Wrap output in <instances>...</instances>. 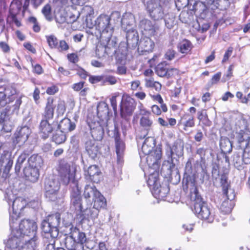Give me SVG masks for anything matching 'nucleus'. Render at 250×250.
Returning a JSON list of instances; mask_svg holds the SVG:
<instances>
[{"mask_svg": "<svg viewBox=\"0 0 250 250\" xmlns=\"http://www.w3.org/2000/svg\"><path fill=\"white\" fill-rule=\"evenodd\" d=\"M187 185L190 190V198L193 202L195 213L199 218L208 219L210 214V210L199 193L195 179L188 181Z\"/></svg>", "mask_w": 250, "mask_h": 250, "instance_id": "obj_1", "label": "nucleus"}, {"mask_svg": "<svg viewBox=\"0 0 250 250\" xmlns=\"http://www.w3.org/2000/svg\"><path fill=\"white\" fill-rule=\"evenodd\" d=\"M59 177L62 182L68 185L70 182L75 179L76 172V168L73 165L61 161L57 168Z\"/></svg>", "mask_w": 250, "mask_h": 250, "instance_id": "obj_2", "label": "nucleus"}, {"mask_svg": "<svg viewBox=\"0 0 250 250\" xmlns=\"http://www.w3.org/2000/svg\"><path fill=\"white\" fill-rule=\"evenodd\" d=\"M60 184L58 180L53 176H50L45 182V195L52 201H55L58 199Z\"/></svg>", "mask_w": 250, "mask_h": 250, "instance_id": "obj_3", "label": "nucleus"}, {"mask_svg": "<svg viewBox=\"0 0 250 250\" xmlns=\"http://www.w3.org/2000/svg\"><path fill=\"white\" fill-rule=\"evenodd\" d=\"M11 228L13 232H17V237H20L22 234L28 235L32 232H34L37 229L36 223L29 220H23L20 223L18 228L14 225V222L11 225Z\"/></svg>", "mask_w": 250, "mask_h": 250, "instance_id": "obj_4", "label": "nucleus"}, {"mask_svg": "<svg viewBox=\"0 0 250 250\" xmlns=\"http://www.w3.org/2000/svg\"><path fill=\"white\" fill-rule=\"evenodd\" d=\"M135 103L133 99L128 95H124L121 105V115L126 118L130 116L134 111Z\"/></svg>", "mask_w": 250, "mask_h": 250, "instance_id": "obj_5", "label": "nucleus"}, {"mask_svg": "<svg viewBox=\"0 0 250 250\" xmlns=\"http://www.w3.org/2000/svg\"><path fill=\"white\" fill-rule=\"evenodd\" d=\"M148 185L152 189L153 194L158 198H163L165 195V193H162V190L165 188L160 186L158 182V174H153L150 175L147 180Z\"/></svg>", "mask_w": 250, "mask_h": 250, "instance_id": "obj_6", "label": "nucleus"}, {"mask_svg": "<svg viewBox=\"0 0 250 250\" xmlns=\"http://www.w3.org/2000/svg\"><path fill=\"white\" fill-rule=\"evenodd\" d=\"M94 118L92 119L91 117L89 116L87 121L90 128L92 136L95 139L99 140L102 137L104 133L103 129L100 123Z\"/></svg>", "mask_w": 250, "mask_h": 250, "instance_id": "obj_7", "label": "nucleus"}, {"mask_svg": "<svg viewBox=\"0 0 250 250\" xmlns=\"http://www.w3.org/2000/svg\"><path fill=\"white\" fill-rule=\"evenodd\" d=\"M223 192L226 195L228 200L224 201L221 205V209L225 213H229L231 210V206L230 205V201L234 198V194L233 190L228 188V185H223Z\"/></svg>", "mask_w": 250, "mask_h": 250, "instance_id": "obj_8", "label": "nucleus"}, {"mask_svg": "<svg viewBox=\"0 0 250 250\" xmlns=\"http://www.w3.org/2000/svg\"><path fill=\"white\" fill-rule=\"evenodd\" d=\"M147 9L150 16L155 20H159L162 18L163 11L160 4L154 0H150L147 2Z\"/></svg>", "mask_w": 250, "mask_h": 250, "instance_id": "obj_9", "label": "nucleus"}, {"mask_svg": "<svg viewBox=\"0 0 250 250\" xmlns=\"http://www.w3.org/2000/svg\"><path fill=\"white\" fill-rule=\"evenodd\" d=\"M156 73L160 77L170 78L178 74V70L176 68L168 69L166 64L162 63L156 66Z\"/></svg>", "mask_w": 250, "mask_h": 250, "instance_id": "obj_10", "label": "nucleus"}, {"mask_svg": "<svg viewBox=\"0 0 250 250\" xmlns=\"http://www.w3.org/2000/svg\"><path fill=\"white\" fill-rule=\"evenodd\" d=\"M3 164H5V165L4 166L2 176L6 178L8 176V173L13 165V161L11 158L10 155L8 152H4L1 156L0 166H2Z\"/></svg>", "mask_w": 250, "mask_h": 250, "instance_id": "obj_11", "label": "nucleus"}, {"mask_svg": "<svg viewBox=\"0 0 250 250\" xmlns=\"http://www.w3.org/2000/svg\"><path fill=\"white\" fill-rule=\"evenodd\" d=\"M140 26L144 35L149 36L155 35L157 28L150 21L147 20H142L140 22Z\"/></svg>", "mask_w": 250, "mask_h": 250, "instance_id": "obj_12", "label": "nucleus"}, {"mask_svg": "<svg viewBox=\"0 0 250 250\" xmlns=\"http://www.w3.org/2000/svg\"><path fill=\"white\" fill-rule=\"evenodd\" d=\"M25 202L21 198H17L13 202V213L11 214V219L19 217L21 210L25 207Z\"/></svg>", "mask_w": 250, "mask_h": 250, "instance_id": "obj_13", "label": "nucleus"}, {"mask_svg": "<svg viewBox=\"0 0 250 250\" xmlns=\"http://www.w3.org/2000/svg\"><path fill=\"white\" fill-rule=\"evenodd\" d=\"M30 130L27 126H23L15 134L14 142L17 144H22L28 139L30 134Z\"/></svg>", "mask_w": 250, "mask_h": 250, "instance_id": "obj_14", "label": "nucleus"}, {"mask_svg": "<svg viewBox=\"0 0 250 250\" xmlns=\"http://www.w3.org/2000/svg\"><path fill=\"white\" fill-rule=\"evenodd\" d=\"M100 170L96 165L90 166L85 173V175L88 179L96 183H98L100 181Z\"/></svg>", "mask_w": 250, "mask_h": 250, "instance_id": "obj_15", "label": "nucleus"}, {"mask_svg": "<svg viewBox=\"0 0 250 250\" xmlns=\"http://www.w3.org/2000/svg\"><path fill=\"white\" fill-rule=\"evenodd\" d=\"M109 23L110 19L108 16L100 15L97 19V28L101 32H107Z\"/></svg>", "mask_w": 250, "mask_h": 250, "instance_id": "obj_16", "label": "nucleus"}, {"mask_svg": "<svg viewBox=\"0 0 250 250\" xmlns=\"http://www.w3.org/2000/svg\"><path fill=\"white\" fill-rule=\"evenodd\" d=\"M24 174L27 179L32 182H36L39 177V171L36 167H28L24 168Z\"/></svg>", "mask_w": 250, "mask_h": 250, "instance_id": "obj_17", "label": "nucleus"}, {"mask_svg": "<svg viewBox=\"0 0 250 250\" xmlns=\"http://www.w3.org/2000/svg\"><path fill=\"white\" fill-rule=\"evenodd\" d=\"M154 47V42L149 38L145 37L141 39L139 43V48L142 51H151Z\"/></svg>", "mask_w": 250, "mask_h": 250, "instance_id": "obj_18", "label": "nucleus"}, {"mask_svg": "<svg viewBox=\"0 0 250 250\" xmlns=\"http://www.w3.org/2000/svg\"><path fill=\"white\" fill-rule=\"evenodd\" d=\"M55 106L56 105L54 104L53 99L48 98L47 100L44 112V116L46 119H50L53 118Z\"/></svg>", "mask_w": 250, "mask_h": 250, "instance_id": "obj_19", "label": "nucleus"}, {"mask_svg": "<svg viewBox=\"0 0 250 250\" xmlns=\"http://www.w3.org/2000/svg\"><path fill=\"white\" fill-rule=\"evenodd\" d=\"M115 147L117 161L118 162H122L124 155L125 145L124 142L118 137L115 138Z\"/></svg>", "mask_w": 250, "mask_h": 250, "instance_id": "obj_20", "label": "nucleus"}, {"mask_svg": "<svg viewBox=\"0 0 250 250\" xmlns=\"http://www.w3.org/2000/svg\"><path fill=\"white\" fill-rule=\"evenodd\" d=\"M70 237L74 241L77 243L83 244L86 242V238L85 234L83 232H81L78 229H74L71 233Z\"/></svg>", "mask_w": 250, "mask_h": 250, "instance_id": "obj_21", "label": "nucleus"}, {"mask_svg": "<svg viewBox=\"0 0 250 250\" xmlns=\"http://www.w3.org/2000/svg\"><path fill=\"white\" fill-rule=\"evenodd\" d=\"M97 115L99 118L103 120L106 118L108 114V107L107 104L103 102H100L97 107Z\"/></svg>", "mask_w": 250, "mask_h": 250, "instance_id": "obj_22", "label": "nucleus"}, {"mask_svg": "<svg viewBox=\"0 0 250 250\" xmlns=\"http://www.w3.org/2000/svg\"><path fill=\"white\" fill-rule=\"evenodd\" d=\"M53 127L47 120L42 121L40 124V131L42 134V137L46 138L52 132Z\"/></svg>", "mask_w": 250, "mask_h": 250, "instance_id": "obj_23", "label": "nucleus"}, {"mask_svg": "<svg viewBox=\"0 0 250 250\" xmlns=\"http://www.w3.org/2000/svg\"><path fill=\"white\" fill-rule=\"evenodd\" d=\"M146 161L147 162H151L152 164H157L159 160H160L162 156L161 151L159 148H156L152 150L149 154H147Z\"/></svg>", "mask_w": 250, "mask_h": 250, "instance_id": "obj_24", "label": "nucleus"}, {"mask_svg": "<svg viewBox=\"0 0 250 250\" xmlns=\"http://www.w3.org/2000/svg\"><path fill=\"white\" fill-rule=\"evenodd\" d=\"M22 7V3L19 0H13L10 6V13L13 18L19 14Z\"/></svg>", "mask_w": 250, "mask_h": 250, "instance_id": "obj_25", "label": "nucleus"}, {"mask_svg": "<svg viewBox=\"0 0 250 250\" xmlns=\"http://www.w3.org/2000/svg\"><path fill=\"white\" fill-rule=\"evenodd\" d=\"M93 207L97 209L104 208L106 206V201L105 198L99 192V195H96L93 198Z\"/></svg>", "mask_w": 250, "mask_h": 250, "instance_id": "obj_26", "label": "nucleus"}, {"mask_svg": "<svg viewBox=\"0 0 250 250\" xmlns=\"http://www.w3.org/2000/svg\"><path fill=\"white\" fill-rule=\"evenodd\" d=\"M96 195H99V192L97 190L95 187L87 185L84 191L85 198L88 199L92 197L93 198Z\"/></svg>", "mask_w": 250, "mask_h": 250, "instance_id": "obj_27", "label": "nucleus"}, {"mask_svg": "<svg viewBox=\"0 0 250 250\" xmlns=\"http://www.w3.org/2000/svg\"><path fill=\"white\" fill-rule=\"evenodd\" d=\"M86 150L92 158L96 157L98 151L97 146L93 144L91 141L86 143Z\"/></svg>", "mask_w": 250, "mask_h": 250, "instance_id": "obj_28", "label": "nucleus"}, {"mask_svg": "<svg viewBox=\"0 0 250 250\" xmlns=\"http://www.w3.org/2000/svg\"><path fill=\"white\" fill-rule=\"evenodd\" d=\"M184 144L181 140L176 141L172 146V151L178 155H181L183 154Z\"/></svg>", "mask_w": 250, "mask_h": 250, "instance_id": "obj_29", "label": "nucleus"}, {"mask_svg": "<svg viewBox=\"0 0 250 250\" xmlns=\"http://www.w3.org/2000/svg\"><path fill=\"white\" fill-rule=\"evenodd\" d=\"M72 203L76 210L79 211H83V207L81 203L82 198L80 194H77L72 198Z\"/></svg>", "mask_w": 250, "mask_h": 250, "instance_id": "obj_30", "label": "nucleus"}, {"mask_svg": "<svg viewBox=\"0 0 250 250\" xmlns=\"http://www.w3.org/2000/svg\"><path fill=\"white\" fill-rule=\"evenodd\" d=\"M139 123L142 128L147 129L151 127L153 122L149 116H143L141 117Z\"/></svg>", "mask_w": 250, "mask_h": 250, "instance_id": "obj_31", "label": "nucleus"}, {"mask_svg": "<svg viewBox=\"0 0 250 250\" xmlns=\"http://www.w3.org/2000/svg\"><path fill=\"white\" fill-rule=\"evenodd\" d=\"M65 139V135L62 131H57L53 137V141L57 144L63 143Z\"/></svg>", "mask_w": 250, "mask_h": 250, "instance_id": "obj_32", "label": "nucleus"}, {"mask_svg": "<svg viewBox=\"0 0 250 250\" xmlns=\"http://www.w3.org/2000/svg\"><path fill=\"white\" fill-rule=\"evenodd\" d=\"M179 47L182 53H188L191 49V43L187 40H184L180 43Z\"/></svg>", "mask_w": 250, "mask_h": 250, "instance_id": "obj_33", "label": "nucleus"}, {"mask_svg": "<svg viewBox=\"0 0 250 250\" xmlns=\"http://www.w3.org/2000/svg\"><path fill=\"white\" fill-rule=\"evenodd\" d=\"M145 82V85L147 87H153L157 91L161 89V84L158 82L154 81L152 79H146Z\"/></svg>", "mask_w": 250, "mask_h": 250, "instance_id": "obj_34", "label": "nucleus"}, {"mask_svg": "<svg viewBox=\"0 0 250 250\" xmlns=\"http://www.w3.org/2000/svg\"><path fill=\"white\" fill-rule=\"evenodd\" d=\"M47 42L49 47L54 48L58 45V40L54 35H50L46 37Z\"/></svg>", "mask_w": 250, "mask_h": 250, "instance_id": "obj_35", "label": "nucleus"}, {"mask_svg": "<svg viewBox=\"0 0 250 250\" xmlns=\"http://www.w3.org/2000/svg\"><path fill=\"white\" fill-rule=\"evenodd\" d=\"M51 6L49 4H46L42 9V12L45 17L46 19L50 21L52 20V17L51 14Z\"/></svg>", "mask_w": 250, "mask_h": 250, "instance_id": "obj_36", "label": "nucleus"}, {"mask_svg": "<svg viewBox=\"0 0 250 250\" xmlns=\"http://www.w3.org/2000/svg\"><path fill=\"white\" fill-rule=\"evenodd\" d=\"M65 111V103L62 101L58 102L57 107V112L59 116H62Z\"/></svg>", "mask_w": 250, "mask_h": 250, "instance_id": "obj_37", "label": "nucleus"}, {"mask_svg": "<svg viewBox=\"0 0 250 250\" xmlns=\"http://www.w3.org/2000/svg\"><path fill=\"white\" fill-rule=\"evenodd\" d=\"M198 118L200 121L202 122L205 125L208 126L210 125V122L208 120L206 113H203L202 112H199Z\"/></svg>", "mask_w": 250, "mask_h": 250, "instance_id": "obj_38", "label": "nucleus"}, {"mask_svg": "<svg viewBox=\"0 0 250 250\" xmlns=\"http://www.w3.org/2000/svg\"><path fill=\"white\" fill-rule=\"evenodd\" d=\"M148 142V139H146L142 147L143 153L146 155L149 154L153 148L152 146H148L147 144Z\"/></svg>", "mask_w": 250, "mask_h": 250, "instance_id": "obj_39", "label": "nucleus"}, {"mask_svg": "<svg viewBox=\"0 0 250 250\" xmlns=\"http://www.w3.org/2000/svg\"><path fill=\"white\" fill-rule=\"evenodd\" d=\"M9 90V88L5 89L4 92H0V105L4 106L7 103L6 95Z\"/></svg>", "mask_w": 250, "mask_h": 250, "instance_id": "obj_40", "label": "nucleus"}, {"mask_svg": "<svg viewBox=\"0 0 250 250\" xmlns=\"http://www.w3.org/2000/svg\"><path fill=\"white\" fill-rule=\"evenodd\" d=\"M103 82L104 83H108L109 84L111 85H113L117 83V80L116 78L113 76H104Z\"/></svg>", "mask_w": 250, "mask_h": 250, "instance_id": "obj_41", "label": "nucleus"}, {"mask_svg": "<svg viewBox=\"0 0 250 250\" xmlns=\"http://www.w3.org/2000/svg\"><path fill=\"white\" fill-rule=\"evenodd\" d=\"M195 123L194 121L193 117H190L188 120L184 124V129L185 130H187L188 127H192L194 126Z\"/></svg>", "mask_w": 250, "mask_h": 250, "instance_id": "obj_42", "label": "nucleus"}, {"mask_svg": "<svg viewBox=\"0 0 250 250\" xmlns=\"http://www.w3.org/2000/svg\"><path fill=\"white\" fill-rule=\"evenodd\" d=\"M134 22V18L132 15H129L125 16L122 19V22L128 25H131Z\"/></svg>", "mask_w": 250, "mask_h": 250, "instance_id": "obj_43", "label": "nucleus"}, {"mask_svg": "<svg viewBox=\"0 0 250 250\" xmlns=\"http://www.w3.org/2000/svg\"><path fill=\"white\" fill-rule=\"evenodd\" d=\"M104 76H90L89 81L91 83H96L98 82L103 81Z\"/></svg>", "mask_w": 250, "mask_h": 250, "instance_id": "obj_44", "label": "nucleus"}, {"mask_svg": "<svg viewBox=\"0 0 250 250\" xmlns=\"http://www.w3.org/2000/svg\"><path fill=\"white\" fill-rule=\"evenodd\" d=\"M67 59L73 63H76L79 61V57L76 53H71L67 55Z\"/></svg>", "mask_w": 250, "mask_h": 250, "instance_id": "obj_45", "label": "nucleus"}, {"mask_svg": "<svg viewBox=\"0 0 250 250\" xmlns=\"http://www.w3.org/2000/svg\"><path fill=\"white\" fill-rule=\"evenodd\" d=\"M232 51H233L232 47H229L228 48V49H227V50L226 51V52H225V53L224 54V58L222 60L223 62H225L229 60V57L231 56V55L232 54Z\"/></svg>", "mask_w": 250, "mask_h": 250, "instance_id": "obj_46", "label": "nucleus"}, {"mask_svg": "<svg viewBox=\"0 0 250 250\" xmlns=\"http://www.w3.org/2000/svg\"><path fill=\"white\" fill-rule=\"evenodd\" d=\"M84 10L87 12L86 15V21L88 23V18L90 17L94 14L93 9L90 6H85Z\"/></svg>", "mask_w": 250, "mask_h": 250, "instance_id": "obj_47", "label": "nucleus"}, {"mask_svg": "<svg viewBox=\"0 0 250 250\" xmlns=\"http://www.w3.org/2000/svg\"><path fill=\"white\" fill-rule=\"evenodd\" d=\"M59 48L61 51H66L69 49V45L65 41L62 40L60 42Z\"/></svg>", "mask_w": 250, "mask_h": 250, "instance_id": "obj_48", "label": "nucleus"}, {"mask_svg": "<svg viewBox=\"0 0 250 250\" xmlns=\"http://www.w3.org/2000/svg\"><path fill=\"white\" fill-rule=\"evenodd\" d=\"M42 229L45 233H51L52 229L50 228L49 224L46 222L42 224Z\"/></svg>", "mask_w": 250, "mask_h": 250, "instance_id": "obj_49", "label": "nucleus"}, {"mask_svg": "<svg viewBox=\"0 0 250 250\" xmlns=\"http://www.w3.org/2000/svg\"><path fill=\"white\" fill-rule=\"evenodd\" d=\"M118 94L113 96L110 99V103L112 106L113 107V110L116 111L117 110V97L118 96Z\"/></svg>", "mask_w": 250, "mask_h": 250, "instance_id": "obj_50", "label": "nucleus"}, {"mask_svg": "<svg viewBox=\"0 0 250 250\" xmlns=\"http://www.w3.org/2000/svg\"><path fill=\"white\" fill-rule=\"evenodd\" d=\"M175 57V52L174 51L172 50H168L166 54H165V58L166 59L168 60H171L173 59Z\"/></svg>", "mask_w": 250, "mask_h": 250, "instance_id": "obj_51", "label": "nucleus"}, {"mask_svg": "<svg viewBox=\"0 0 250 250\" xmlns=\"http://www.w3.org/2000/svg\"><path fill=\"white\" fill-rule=\"evenodd\" d=\"M236 97L241 100V102L243 103L247 104L248 102V97H243V94L241 92H237L236 93Z\"/></svg>", "mask_w": 250, "mask_h": 250, "instance_id": "obj_52", "label": "nucleus"}, {"mask_svg": "<svg viewBox=\"0 0 250 250\" xmlns=\"http://www.w3.org/2000/svg\"><path fill=\"white\" fill-rule=\"evenodd\" d=\"M58 91L57 87L53 85L51 87H48L46 90V93L49 95H53Z\"/></svg>", "mask_w": 250, "mask_h": 250, "instance_id": "obj_53", "label": "nucleus"}, {"mask_svg": "<svg viewBox=\"0 0 250 250\" xmlns=\"http://www.w3.org/2000/svg\"><path fill=\"white\" fill-rule=\"evenodd\" d=\"M151 110L154 114L157 115H160L161 114V110L160 107L157 105H152Z\"/></svg>", "mask_w": 250, "mask_h": 250, "instance_id": "obj_54", "label": "nucleus"}, {"mask_svg": "<svg viewBox=\"0 0 250 250\" xmlns=\"http://www.w3.org/2000/svg\"><path fill=\"white\" fill-rule=\"evenodd\" d=\"M140 85V82L139 80L133 81L131 83V88L133 90H136Z\"/></svg>", "mask_w": 250, "mask_h": 250, "instance_id": "obj_55", "label": "nucleus"}, {"mask_svg": "<svg viewBox=\"0 0 250 250\" xmlns=\"http://www.w3.org/2000/svg\"><path fill=\"white\" fill-rule=\"evenodd\" d=\"M56 21L59 23H63L65 22L66 19L64 16L62 15V14H58L56 16Z\"/></svg>", "mask_w": 250, "mask_h": 250, "instance_id": "obj_56", "label": "nucleus"}, {"mask_svg": "<svg viewBox=\"0 0 250 250\" xmlns=\"http://www.w3.org/2000/svg\"><path fill=\"white\" fill-rule=\"evenodd\" d=\"M84 82L76 83L73 85V89L75 91H79L83 87Z\"/></svg>", "mask_w": 250, "mask_h": 250, "instance_id": "obj_57", "label": "nucleus"}, {"mask_svg": "<svg viewBox=\"0 0 250 250\" xmlns=\"http://www.w3.org/2000/svg\"><path fill=\"white\" fill-rule=\"evenodd\" d=\"M221 76V73L220 72H218L217 74H215L212 78V83L215 84L216 83L220 80Z\"/></svg>", "mask_w": 250, "mask_h": 250, "instance_id": "obj_58", "label": "nucleus"}, {"mask_svg": "<svg viewBox=\"0 0 250 250\" xmlns=\"http://www.w3.org/2000/svg\"><path fill=\"white\" fill-rule=\"evenodd\" d=\"M0 47L2 49V51L4 52H8L10 50V48L8 45L3 42L0 43Z\"/></svg>", "mask_w": 250, "mask_h": 250, "instance_id": "obj_59", "label": "nucleus"}, {"mask_svg": "<svg viewBox=\"0 0 250 250\" xmlns=\"http://www.w3.org/2000/svg\"><path fill=\"white\" fill-rule=\"evenodd\" d=\"M25 158L24 157H23L22 156H21L19 157L18 159L17 164L16 166V169H17L18 168V170H20V165H21L25 160Z\"/></svg>", "mask_w": 250, "mask_h": 250, "instance_id": "obj_60", "label": "nucleus"}, {"mask_svg": "<svg viewBox=\"0 0 250 250\" xmlns=\"http://www.w3.org/2000/svg\"><path fill=\"white\" fill-rule=\"evenodd\" d=\"M34 71L38 74H41L42 73L43 70L42 66L39 64H36L34 68Z\"/></svg>", "mask_w": 250, "mask_h": 250, "instance_id": "obj_61", "label": "nucleus"}, {"mask_svg": "<svg viewBox=\"0 0 250 250\" xmlns=\"http://www.w3.org/2000/svg\"><path fill=\"white\" fill-rule=\"evenodd\" d=\"M24 46L28 50L31 52L34 53L36 52V49L32 46V45L29 43H25Z\"/></svg>", "mask_w": 250, "mask_h": 250, "instance_id": "obj_62", "label": "nucleus"}, {"mask_svg": "<svg viewBox=\"0 0 250 250\" xmlns=\"http://www.w3.org/2000/svg\"><path fill=\"white\" fill-rule=\"evenodd\" d=\"M40 93L39 89L38 88H35L33 93V97L36 101L40 99Z\"/></svg>", "mask_w": 250, "mask_h": 250, "instance_id": "obj_63", "label": "nucleus"}, {"mask_svg": "<svg viewBox=\"0 0 250 250\" xmlns=\"http://www.w3.org/2000/svg\"><path fill=\"white\" fill-rule=\"evenodd\" d=\"M140 115L141 117L143 116H149L150 112L146 109H141L140 111Z\"/></svg>", "mask_w": 250, "mask_h": 250, "instance_id": "obj_64", "label": "nucleus"}]
</instances>
